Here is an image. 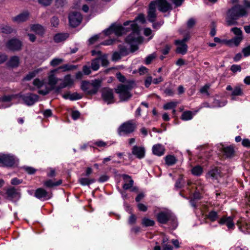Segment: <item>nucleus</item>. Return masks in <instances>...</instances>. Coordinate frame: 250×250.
Wrapping results in <instances>:
<instances>
[{
    "mask_svg": "<svg viewBox=\"0 0 250 250\" xmlns=\"http://www.w3.org/2000/svg\"><path fill=\"white\" fill-rule=\"evenodd\" d=\"M137 21L144 23L146 21L145 16L140 14L135 18V21H127L124 24L127 32L131 31V33L126 38V42L130 45L132 51L137 50L138 45L143 41V38L140 35L139 27L136 24Z\"/></svg>",
    "mask_w": 250,
    "mask_h": 250,
    "instance_id": "1",
    "label": "nucleus"
},
{
    "mask_svg": "<svg viewBox=\"0 0 250 250\" xmlns=\"http://www.w3.org/2000/svg\"><path fill=\"white\" fill-rule=\"evenodd\" d=\"M242 3L243 5H235L227 11L226 21L228 26L236 24V20L240 17L248 15L250 11V0H243Z\"/></svg>",
    "mask_w": 250,
    "mask_h": 250,
    "instance_id": "2",
    "label": "nucleus"
},
{
    "mask_svg": "<svg viewBox=\"0 0 250 250\" xmlns=\"http://www.w3.org/2000/svg\"><path fill=\"white\" fill-rule=\"evenodd\" d=\"M16 97L21 99L24 103L28 105H32L34 104L38 101L39 98L37 95L31 93L4 96L1 99L2 102L3 103L1 104V107L3 108L9 107L11 104H6V103L11 101L13 99Z\"/></svg>",
    "mask_w": 250,
    "mask_h": 250,
    "instance_id": "3",
    "label": "nucleus"
},
{
    "mask_svg": "<svg viewBox=\"0 0 250 250\" xmlns=\"http://www.w3.org/2000/svg\"><path fill=\"white\" fill-rule=\"evenodd\" d=\"M230 31L235 35V37L232 39L227 40H221L219 38H214V41L215 42L223 43L230 47L238 46L243 40V32L240 28L238 27L232 28Z\"/></svg>",
    "mask_w": 250,
    "mask_h": 250,
    "instance_id": "4",
    "label": "nucleus"
},
{
    "mask_svg": "<svg viewBox=\"0 0 250 250\" xmlns=\"http://www.w3.org/2000/svg\"><path fill=\"white\" fill-rule=\"evenodd\" d=\"M134 85V82L133 80H129L126 84H121L116 88V92L119 94L121 101H126L131 96L130 90Z\"/></svg>",
    "mask_w": 250,
    "mask_h": 250,
    "instance_id": "5",
    "label": "nucleus"
},
{
    "mask_svg": "<svg viewBox=\"0 0 250 250\" xmlns=\"http://www.w3.org/2000/svg\"><path fill=\"white\" fill-rule=\"evenodd\" d=\"M101 82L100 80H94L91 82L83 81L82 83L81 89L87 94H95L100 87Z\"/></svg>",
    "mask_w": 250,
    "mask_h": 250,
    "instance_id": "6",
    "label": "nucleus"
},
{
    "mask_svg": "<svg viewBox=\"0 0 250 250\" xmlns=\"http://www.w3.org/2000/svg\"><path fill=\"white\" fill-rule=\"evenodd\" d=\"M19 163V159L10 153H0V166L12 167Z\"/></svg>",
    "mask_w": 250,
    "mask_h": 250,
    "instance_id": "7",
    "label": "nucleus"
},
{
    "mask_svg": "<svg viewBox=\"0 0 250 250\" xmlns=\"http://www.w3.org/2000/svg\"><path fill=\"white\" fill-rule=\"evenodd\" d=\"M168 0H157V5L159 11L162 12H166L172 9V5L168 2ZM176 7L180 6L184 0H170Z\"/></svg>",
    "mask_w": 250,
    "mask_h": 250,
    "instance_id": "8",
    "label": "nucleus"
},
{
    "mask_svg": "<svg viewBox=\"0 0 250 250\" xmlns=\"http://www.w3.org/2000/svg\"><path fill=\"white\" fill-rule=\"evenodd\" d=\"M136 127L135 124L129 121L123 123L118 128V133L120 136H124L133 132Z\"/></svg>",
    "mask_w": 250,
    "mask_h": 250,
    "instance_id": "9",
    "label": "nucleus"
},
{
    "mask_svg": "<svg viewBox=\"0 0 250 250\" xmlns=\"http://www.w3.org/2000/svg\"><path fill=\"white\" fill-rule=\"evenodd\" d=\"M106 35H110L114 33L117 36H120L127 32L125 27L121 25L113 24L108 28L104 30Z\"/></svg>",
    "mask_w": 250,
    "mask_h": 250,
    "instance_id": "10",
    "label": "nucleus"
},
{
    "mask_svg": "<svg viewBox=\"0 0 250 250\" xmlns=\"http://www.w3.org/2000/svg\"><path fill=\"white\" fill-rule=\"evenodd\" d=\"M75 80L70 74L65 75L62 82L55 88L56 92H59L60 90L65 87H72L74 85Z\"/></svg>",
    "mask_w": 250,
    "mask_h": 250,
    "instance_id": "11",
    "label": "nucleus"
},
{
    "mask_svg": "<svg viewBox=\"0 0 250 250\" xmlns=\"http://www.w3.org/2000/svg\"><path fill=\"white\" fill-rule=\"evenodd\" d=\"M189 39V37H185L182 40H176L175 44L177 46L176 52L182 55L185 54L187 52L188 46L186 42Z\"/></svg>",
    "mask_w": 250,
    "mask_h": 250,
    "instance_id": "12",
    "label": "nucleus"
},
{
    "mask_svg": "<svg viewBox=\"0 0 250 250\" xmlns=\"http://www.w3.org/2000/svg\"><path fill=\"white\" fill-rule=\"evenodd\" d=\"M82 20V16L79 12H73L70 14L69 21L71 26L76 27L80 24Z\"/></svg>",
    "mask_w": 250,
    "mask_h": 250,
    "instance_id": "13",
    "label": "nucleus"
},
{
    "mask_svg": "<svg viewBox=\"0 0 250 250\" xmlns=\"http://www.w3.org/2000/svg\"><path fill=\"white\" fill-rule=\"evenodd\" d=\"M102 97L103 100L107 104H112L114 102L113 91L111 89L108 88L103 89Z\"/></svg>",
    "mask_w": 250,
    "mask_h": 250,
    "instance_id": "14",
    "label": "nucleus"
},
{
    "mask_svg": "<svg viewBox=\"0 0 250 250\" xmlns=\"http://www.w3.org/2000/svg\"><path fill=\"white\" fill-rule=\"evenodd\" d=\"M122 177L124 182V189L125 190L130 189V191L132 192L137 191V187H133L134 181L130 176L124 174Z\"/></svg>",
    "mask_w": 250,
    "mask_h": 250,
    "instance_id": "15",
    "label": "nucleus"
},
{
    "mask_svg": "<svg viewBox=\"0 0 250 250\" xmlns=\"http://www.w3.org/2000/svg\"><path fill=\"white\" fill-rule=\"evenodd\" d=\"M220 225H226L229 229H233L235 228L234 223L233 222V217L223 216L218 221Z\"/></svg>",
    "mask_w": 250,
    "mask_h": 250,
    "instance_id": "16",
    "label": "nucleus"
},
{
    "mask_svg": "<svg viewBox=\"0 0 250 250\" xmlns=\"http://www.w3.org/2000/svg\"><path fill=\"white\" fill-rule=\"evenodd\" d=\"M33 84L38 88H44L43 89L39 90L38 92L40 94L45 95L48 93L49 89L47 87V84L43 81H40L39 79H36L34 80Z\"/></svg>",
    "mask_w": 250,
    "mask_h": 250,
    "instance_id": "17",
    "label": "nucleus"
},
{
    "mask_svg": "<svg viewBox=\"0 0 250 250\" xmlns=\"http://www.w3.org/2000/svg\"><path fill=\"white\" fill-rule=\"evenodd\" d=\"M156 18V2L152 1L148 10V19L150 22H154Z\"/></svg>",
    "mask_w": 250,
    "mask_h": 250,
    "instance_id": "18",
    "label": "nucleus"
},
{
    "mask_svg": "<svg viewBox=\"0 0 250 250\" xmlns=\"http://www.w3.org/2000/svg\"><path fill=\"white\" fill-rule=\"evenodd\" d=\"M91 54L93 56H97L99 61H101L102 65L103 66H106L108 64L109 62L107 60V56L106 54L102 55L100 51L96 50H92Z\"/></svg>",
    "mask_w": 250,
    "mask_h": 250,
    "instance_id": "19",
    "label": "nucleus"
},
{
    "mask_svg": "<svg viewBox=\"0 0 250 250\" xmlns=\"http://www.w3.org/2000/svg\"><path fill=\"white\" fill-rule=\"evenodd\" d=\"M57 71L56 69L51 70L48 77V85H49L51 89H53L55 90V88L57 87L56 86V84L58 83L59 80H61L57 78L54 74V73Z\"/></svg>",
    "mask_w": 250,
    "mask_h": 250,
    "instance_id": "20",
    "label": "nucleus"
},
{
    "mask_svg": "<svg viewBox=\"0 0 250 250\" xmlns=\"http://www.w3.org/2000/svg\"><path fill=\"white\" fill-rule=\"evenodd\" d=\"M239 229L245 233H250V224L245 221L244 219L241 218L236 223Z\"/></svg>",
    "mask_w": 250,
    "mask_h": 250,
    "instance_id": "21",
    "label": "nucleus"
},
{
    "mask_svg": "<svg viewBox=\"0 0 250 250\" xmlns=\"http://www.w3.org/2000/svg\"><path fill=\"white\" fill-rule=\"evenodd\" d=\"M21 45V42L17 39H13L9 40L6 44L7 47L12 50H18L20 49Z\"/></svg>",
    "mask_w": 250,
    "mask_h": 250,
    "instance_id": "22",
    "label": "nucleus"
},
{
    "mask_svg": "<svg viewBox=\"0 0 250 250\" xmlns=\"http://www.w3.org/2000/svg\"><path fill=\"white\" fill-rule=\"evenodd\" d=\"M146 150L144 147L134 146L132 148V153L138 159H142L145 156Z\"/></svg>",
    "mask_w": 250,
    "mask_h": 250,
    "instance_id": "23",
    "label": "nucleus"
},
{
    "mask_svg": "<svg viewBox=\"0 0 250 250\" xmlns=\"http://www.w3.org/2000/svg\"><path fill=\"white\" fill-rule=\"evenodd\" d=\"M171 216V213L169 211H161L157 214V219L159 222L161 224H166Z\"/></svg>",
    "mask_w": 250,
    "mask_h": 250,
    "instance_id": "24",
    "label": "nucleus"
},
{
    "mask_svg": "<svg viewBox=\"0 0 250 250\" xmlns=\"http://www.w3.org/2000/svg\"><path fill=\"white\" fill-rule=\"evenodd\" d=\"M26 32L28 31H33L35 32L36 34L42 35L45 32V29L40 24H33L30 27H28L25 29Z\"/></svg>",
    "mask_w": 250,
    "mask_h": 250,
    "instance_id": "25",
    "label": "nucleus"
},
{
    "mask_svg": "<svg viewBox=\"0 0 250 250\" xmlns=\"http://www.w3.org/2000/svg\"><path fill=\"white\" fill-rule=\"evenodd\" d=\"M35 196L40 199L48 200L51 197V195L44 189L39 188L36 190Z\"/></svg>",
    "mask_w": 250,
    "mask_h": 250,
    "instance_id": "26",
    "label": "nucleus"
},
{
    "mask_svg": "<svg viewBox=\"0 0 250 250\" xmlns=\"http://www.w3.org/2000/svg\"><path fill=\"white\" fill-rule=\"evenodd\" d=\"M6 194L11 200L17 201L21 197L20 193L14 188H11L7 189Z\"/></svg>",
    "mask_w": 250,
    "mask_h": 250,
    "instance_id": "27",
    "label": "nucleus"
},
{
    "mask_svg": "<svg viewBox=\"0 0 250 250\" xmlns=\"http://www.w3.org/2000/svg\"><path fill=\"white\" fill-rule=\"evenodd\" d=\"M29 14L28 12H24L19 15L13 17L12 21L16 23H21L25 21L29 18Z\"/></svg>",
    "mask_w": 250,
    "mask_h": 250,
    "instance_id": "28",
    "label": "nucleus"
},
{
    "mask_svg": "<svg viewBox=\"0 0 250 250\" xmlns=\"http://www.w3.org/2000/svg\"><path fill=\"white\" fill-rule=\"evenodd\" d=\"M152 149L153 153L158 156L163 155L165 153L164 146L159 144L154 145Z\"/></svg>",
    "mask_w": 250,
    "mask_h": 250,
    "instance_id": "29",
    "label": "nucleus"
},
{
    "mask_svg": "<svg viewBox=\"0 0 250 250\" xmlns=\"http://www.w3.org/2000/svg\"><path fill=\"white\" fill-rule=\"evenodd\" d=\"M220 149L223 152L224 154L227 157H231L234 153V148L231 146L225 147L223 145H220Z\"/></svg>",
    "mask_w": 250,
    "mask_h": 250,
    "instance_id": "30",
    "label": "nucleus"
},
{
    "mask_svg": "<svg viewBox=\"0 0 250 250\" xmlns=\"http://www.w3.org/2000/svg\"><path fill=\"white\" fill-rule=\"evenodd\" d=\"M62 97L65 99H69L71 101H74L81 99L82 96L76 92L73 93L67 92L63 94Z\"/></svg>",
    "mask_w": 250,
    "mask_h": 250,
    "instance_id": "31",
    "label": "nucleus"
},
{
    "mask_svg": "<svg viewBox=\"0 0 250 250\" xmlns=\"http://www.w3.org/2000/svg\"><path fill=\"white\" fill-rule=\"evenodd\" d=\"M243 95V89L240 85L236 86L232 90L231 94V100H235V96H242Z\"/></svg>",
    "mask_w": 250,
    "mask_h": 250,
    "instance_id": "32",
    "label": "nucleus"
},
{
    "mask_svg": "<svg viewBox=\"0 0 250 250\" xmlns=\"http://www.w3.org/2000/svg\"><path fill=\"white\" fill-rule=\"evenodd\" d=\"M220 176V173L217 168H214L208 171L207 174L208 178L217 179Z\"/></svg>",
    "mask_w": 250,
    "mask_h": 250,
    "instance_id": "33",
    "label": "nucleus"
},
{
    "mask_svg": "<svg viewBox=\"0 0 250 250\" xmlns=\"http://www.w3.org/2000/svg\"><path fill=\"white\" fill-rule=\"evenodd\" d=\"M165 160L166 165L168 166L174 165L177 162V159L175 157L172 155H167L165 157Z\"/></svg>",
    "mask_w": 250,
    "mask_h": 250,
    "instance_id": "34",
    "label": "nucleus"
},
{
    "mask_svg": "<svg viewBox=\"0 0 250 250\" xmlns=\"http://www.w3.org/2000/svg\"><path fill=\"white\" fill-rule=\"evenodd\" d=\"M69 36L67 33H59L56 34L54 37V40L56 42H60L65 40Z\"/></svg>",
    "mask_w": 250,
    "mask_h": 250,
    "instance_id": "35",
    "label": "nucleus"
},
{
    "mask_svg": "<svg viewBox=\"0 0 250 250\" xmlns=\"http://www.w3.org/2000/svg\"><path fill=\"white\" fill-rule=\"evenodd\" d=\"M197 112L193 113L190 111H186L183 112L181 115V119L184 121H188L192 119L193 116Z\"/></svg>",
    "mask_w": 250,
    "mask_h": 250,
    "instance_id": "36",
    "label": "nucleus"
},
{
    "mask_svg": "<svg viewBox=\"0 0 250 250\" xmlns=\"http://www.w3.org/2000/svg\"><path fill=\"white\" fill-rule=\"evenodd\" d=\"M19 63V58L17 56H13L10 59L8 63L10 67H16L18 66Z\"/></svg>",
    "mask_w": 250,
    "mask_h": 250,
    "instance_id": "37",
    "label": "nucleus"
},
{
    "mask_svg": "<svg viewBox=\"0 0 250 250\" xmlns=\"http://www.w3.org/2000/svg\"><path fill=\"white\" fill-rule=\"evenodd\" d=\"M62 183V181L61 180H60L58 181L57 182H54L52 180H48L45 181H44L43 184L44 185L48 188H51L54 186H58L60 185H61Z\"/></svg>",
    "mask_w": 250,
    "mask_h": 250,
    "instance_id": "38",
    "label": "nucleus"
},
{
    "mask_svg": "<svg viewBox=\"0 0 250 250\" xmlns=\"http://www.w3.org/2000/svg\"><path fill=\"white\" fill-rule=\"evenodd\" d=\"M95 180L94 179H90L88 178H81L79 179V183L82 186L89 185L94 183Z\"/></svg>",
    "mask_w": 250,
    "mask_h": 250,
    "instance_id": "39",
    "label": "nucleus"
},
{
    "mask_svg": "<svg viewBox=\"0 0 250 250\" xmlns=\"http://www.w3.org/2000/svg\"><path fill=\"white\" fill-rule=\"evenodd\" d=\"M195 188H196V191L193 194V197L195 199H199L200 198V191L202 190V186L200 185V183L197 182L195 184Z\"/></svg>",
    "mask_w": 250,
    "mask_h": 250,
    "instance_id": "40",
    "label": "nucleus"
},
{
    "mask_svg": "<svg viewBox=\"0 0 250 250\" xmlns=\"http://www.w3.org/2000/svg\"><path fill=\"white\" fill-rule=\"evenodd\" d=\"M43 70V68H38L31 72H30L25 78L26 80H30L33 77H34L37 74L41 72Z\"/></svg>",
    "mask_w": 250,
    "mask_h": 250,
    "instance_id": "41",
    "label": "nucleus"
},
{
    "mask_svg": "<svg viewBox=\"0 0 250 250\" xmlns=\"http://www.w3.org/2000/svg\"><path fill=\"white\" fill-rule=\"evenodd\" d=\"M203 171L202 167L199 166H195L191 169L192 174L195 176L201 175L202 174Z\"/></svg>",
    "mask_w": 250,
    "mask_h": 250,
    "instance_id": "42",
    "label": "nucleus"
},
{
    "mask_svg": "<svg viewBox=\"0 0 250 250\" xmlns=\"http://www.w3.org/2000/svg\"><path fill=\"white\" fill-rule=\"evenodd\" d=\"M227 103V101L226 100H223L219 101L218 100H215L213 102L212 107H221L225 106Z\"/></svg>",
    "mask_w": 250,
    "mask_h": 250,
    "instance_id": "43",
    "label": "nucleus"
},
{
    "mask_svg": "<svg viewBox=\"0 0 250 250\" xmlns=\"http://www.w3.org/2000/svg\"><path fill=\"white\" fill-rule=\"evenodd\" d=\"M76 66L68 64H64L60 66L58 69H62L63 71H68L76 68Z\"/></svg>",
    "mask_w": 250,
    "mask_h": 250,
    "instance_id": "44",
    "label": "nucleus"
},
{
    "mask_svg": "<svg viewBox=\"0 0 250 250\" xmlns=\"http://www.w3.org/2000/svg\"><path fill=\"white\" fill-rule=\"evenodd\" d=\"M100 67V61L98 57L93 60L91 62V69L94 71H96Z\"/></svg>",
    "mask_w": 250,
    "mask_h": 250,
    "instance_id": "45",
    "label": "nucleus"
},
{
    "mask_svg": "<svg viewBox=\"0 0 250 250\" xmlns=\"http://www.w3.org/2000/svg\"><path fill=\"white\" fill-rule=\"evenodd\" d=\"M155 224V222L151 219L147 218H144L142 220V224L146 227L153 226Z\"/></svg>",
    "mask_w": 250,
    "mask_h": 250,
    "instance_id": "46",
    "label": "nucleus"
},
{
    "mask_svg": "<svg viewBox=\"0 0 250 250\" xmlns=\"http://www.w3.org/2000/svg\"><path fill=\"white\" fill-rule=\"evenodd\" d=\"M177 104H178V103L177 102H168V103L166 104H164V108L165 110L173 109L174 108H175Z\"/></svg>",
    "mask_w": 250,
    "mask_h": 250,
    "instance_id": "47",
    "label": "nucleus"
},
{
    "mask_svg": "<svg viewBox=\"0 0 250 250\" xmlns=\"http://www.w3.org/2000/svg\"><path fill=\"white\" fill-rule=\"evenodd\" d=\"M208 217L210 221H214L218 218V215L217 212L211 211L208 213Z\"/></svg>",
    "mask_w": 250,
    "mask_h": 250,
    "instance_id": "48",
    "label": "nucleus"
},
{
    "mask_svg": "<svg viewBox=\"0 0 250 250\" xmlns=\"http://www.w3.org/2000/svg\"><path fill=\"white\" fill-rule=\"evenodd\" d=\"M63 62V60L61 58H54L50 62V64L52 66H56Z\"/></svg>",
    "mask_w": 250,
    "mask_h": 250,
    "instance_id": "49",
    "label": "nucleus"
},
{
    "mask_svg": "<svg viewBox=\"0 0 250 250\" xmlns=\"http://www.w3.org/2000/svg\"><path fill=\"white\" fill-rule=\"evenodd\" d=\"M1 32L5 34H10L13 32V29L8 25H4L1 28Z\"/></svg>",
    "mask_w": 250,
    "mask_h": 250,
    "instance_id": "50",
    "label": "nucleus"
},
{
    "mask_svg": "<svg viewBox=\"0 0 250 250\" xmlns=\"http://www.w3.org/2000/svg\"><path fill=\"white\" fill-rule=\"evenodd\" d=\"M242 51L244 57L250 56V45L243 48Z\"/></svg>",
    "mask_w": 250,
    "mask_h": 250,
    "instance_id": "51",
    "label": "nucleus"
},
{
    "mask_svg": "<svg viewBox=\"0 0 250 250\" xmlns=\"http://www.w3.org/2000/svg\"><path fill=\"white\" fill-rule=\"evenodd\" d=\"M22 168L27 172L28 174H32L34 173L36 170L32 167L24 166L22 167Z\"/></svg>",
    "mask_w": 250,
    "mask_h": 250,
    "instance_id": "52",
    "label": "nucleus"
},
{
    "mask_svg": "<svg viewBox=\"0 0 250 250\" xmlns=\"http://www.w3.org/2000/svg\"><path fill=\"white\" fill-rule=\"evenodd\" d=\"M184 180L183 177H180L175 183V187L177 188H181L183 185Z\"/></svg>",
    "mask_w": 250,
    "mask_h": 250,
    "instance_id": "53",
    "label": "nucleus"
},
{
    "mask_svg": "<svg viewBox=\"0 0 250 250\" xmlns=\"http://www.w3.org/2000/svg\"><path fill=\"white\" fill-rule=\"evenodd\" d=\"M121 58V54L118 52H115L113 53L112 57L113 61H117Z\"/></svg>",
    "mask_w": 250,
    "mask_h": 250,
    "instance_id": "54",
    "label": "nucleus"
},
{
    "mask_svg": "<svg viewBox=\"0 0 250 250\" xmlns=\"http://www.w3.org/2000/svg\"><path fill=\"white\" fill-rule=\"evenodd\" d=\"M153 82L152 78L151 76H148L145 80V85L146 87H148L151 84V83Z\"/></svg>",
    "mask_w": 250,
    "mask_h": 250,
    "instance_id": "55",
    "label": "nucleus"
},
{
    "mask_svg": "<svg viewBox=\"0 0 250 250\" xmlns=\"http://www.w3.org/2000/svg\"><path fill=\"white\" fill-rule=\"evenodd\" d=\"M209 88V85L206 84L200 89V92L203 94H206L207 95H209L208 90Z\"/></svg>",
    "mask_w": 250,
    "mask_h": 250,
    "instance_id": "56",
    "label": "nucleus"
},
{
    "mask_svg": "<svg viewBox=\"0 0 250 250\" xmlns=\"http://www.w3.org/2000/svg\"><path fill=\"white\" fill-rule=\"evenodd\" d=\"M116 76L119 81L122 83H126L128 81H126L125 78L124 76L122 75L121 73L119 72L116 74Z\"/></svg>",
    "mask_w": 250,
    "mask_h": 250,
    "instance_id": "57",
    "label": "nucleus"
},
{
    "mask_svg": "<svg viewBox=\"0 0 250 250\" xmlns=\"http://www.w3.org/2000/svg\"><path fill=\"white\" fill-rule=\"evenodd\" d=\"M230 70L233 72H236L237 71H240L241 67L239 65L233 64L231 66Z\"/></svg>",
    "mask_w": 250,
    "mask_h": 250,
    "instance_id": "58",
    "label": "nucleus"
},
{
    "mask_svg": "<svg viewBox=\"0 0 250 250\" xmlns=\"http://www.w3.org/2000/svg\"><path fill=\"white\" fill-rule=\"evenodd\" d=\"M22 180L17 178H13L11 181V184L13 185H18L22 183Z\"/></svg>",
    "mask_w": 250,
    "mask_h": 250,
    "instance_id": "59",
    "label": "nucleus"
},
{
    "mask_svg": "<svg viewBox=\"0 0 250 250\" xmlns=\"http://www.w3.org/2000/svg\"><path fill=\"white\" fill-rule=\"evenodd\" d=\"M51 25L53 26L56 27L59 23V19L57 17H53L51 21Z\"/></svg>",
    "mask_w": 250,
    "mask_h": 250,
    "instance_id": "60",
    "label": "nucleus"
},
{
    "mask_svg": "<svg viewBox=\"0 0 250 250\" xmlns=\"http://www.w3.org/2000/svg\"><path fill=\"white\" fill-rule=\"evenodd\" d=\"M155 55L154 54H151L146 58V63L148 64L150 63L151 61L155 58Z\"/></svg>",
    "mask_w": 250,
    "mask_h": 250,
    "instance_id": "61",
    "label": "nucleus"
},
{
    "mask_svg": "<svg viewBox=\"0 0 250 250\" xmlns=\"http://www.w3.org/2000/svg\"><path fill=\"white\" fill-rule=\"evenodd\" d=\"M196 21L195 20L191 18L187 22V25L188 28H191L195 24Z\"/></svg>",
    "mask_w": 250,
    "mask_h": 250,
    "instance_id": "62",
    "label": "nucleus"
},
{
    "mask_svg": "<svg viewBox=\"0 0 250 250\" xmlns=\"http://www.w3.org/2000/svg\"><path fill=\"white\" fill-rule=\"evenodd\" d=\"M83 71L84 74L85 75H89L91 73V69L90 67L87 66V65H84L83 68Z\"/></svg>",
    "mask_w": 250,
    "mask_h": 250,
    "instance_id": "63",
    "label": "nucleus"
},
{
    "mask_svg": "<svg viewBox=\"0 0 250 250\" xmlns=\"http://www.w3.org/2000/svg\"><path fill=\"white\" fill-rule=\"evenodd\" d=\"M163 250H173L172 247L168 243L162 245Z\"/></svg>",
    "mask_w": 250,
    "mask_h": 250,
    "instance_id": "64",
    "label": "nucleus"
}]
</instances>
